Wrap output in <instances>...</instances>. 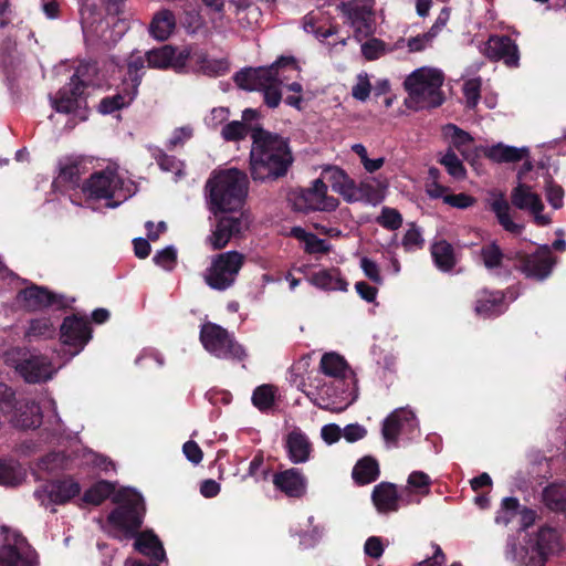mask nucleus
I'll list each match as a JSON object with an SVG mask.
<instances>
[{
	"label": "nucleus",
	"mask_w": 566,
	"mask_h": 566,
	"mask_svg": "<svg viewBox=\"0 0 566 566\" xmlns=\"http://www.w3.org/2000/svg\"><path fill=\"white\" fill-rule=\"evenodd\" d=\"M251 138V178L259 182H273L286 177L294 164L290 139L260 125L254 126Z\"/></svg>",
	"instance_id": "f257e3e1"
},
{
	"label": "nucleus",
	"mask_w": 566,
	"mask_h": 566,
	"mask_svg": "<svg viewBox=\"0 0 566 566\" xmlns=\"http://www.w3.org/2000/svg\"><path fill=\"white\" fill-rule=\"evenodd\" d=\"M301 67L292 55H281L268 67L244 69L235 73V84L245 91H262L264 103L275 108L282 101L280 85L297 76Z\"/></svg>",
	"instance_id": "f03ea898"
},
{
	"label": "nucleus",
	"mask_w": 566,
	"mask_h": 566,
	"mask_svg": "<svg viewBox=\"0 0 566 566\" xmlns=\"http://www.w3.org/2000/svg\"><path fill=\"white\" fill-rule=\"evenodd\" d=\"M206 188L209 192L210 210L214 214L234 212L244 205L249 190V179L244 171L230 168L210 177Z\"/></svg>",
	"instance_id": "7ed1b4c3"
},
{
	"label": "nucleus",
	"mask_w": 566,
	"mask_h": 566,
	"mask_svg": "<svg viewBox=\"0 0 566 566\" xmlns=\"http://www.w3.org/2000/svg\"><path fill=\"white\" fill-rule=\"evenodd\" d=\"M116 507L107 515V523L123 532L126 537H134L140 530L146 505L143 495L130 488L119 489L112 497Z\"/></svg>",
	"instance_id": "20e7f679"
},
{
	"label": "nucleus",
	"mask_w": 566,
	"mask_h": 566,
	"mask_svg": "<svg viewBox=\"0 0 566 566\" xmlns=\"http://www.w3.org/2000/svg\"><path fill=\"white\" fill-rule=\"evenodd\" d=\"M443 73L436 69L421 67L413 71L405 81V88L415 108H434L444 102L441 91Z\"/></svg>",
	"instance_id": "39448f33"
},
{
	"label": "nucleus",
	"mask_w": 566,
	"mask_h": 566,
	"mask_svg": "<svg viewBox=\"0 0 566 566\" xmlns=\"http://www.w3.org/2000/svg\"><path fill=\"white\" fill-rule=\"evenodd\" d=\"M244 264V255L238 251H228L214 255L206 270L205 282L216 291L231 287Z\"/></svg>",
	"instance_id": "423d86ee"
},
{
	"label": "nucleus",
	"mask_w": 566,
	"mask_h": 566,
	"mask_svg": "<svg viewBox=\"0 0 566 566\" xmlns=\"http://www.w3.org/2000/svg\"><path fill=\"white\" fill-rule=\"evenodd\" d=\"M200 342L206 350L218 358H234L242 360L247 357L245 349L222 326L208 322L201 326Z\"/></svg>",
	"instance_id": "0eeeda50"
},
{
	"label": "nucleus",
	"mask_w": 566,
	"mask_h": 566,
	"mask_svg": "<svg viewBox=\"0 0 566 566\" xmlns=\"http://www.w3.org/2000/svg\"><path fill=\"white\" fill-rule=\"evenodd\" d=\"M514 269L535 281L547 279L556 264V258L547 244L538 247L533 253L514 251Z\"/></svg>",
	"instance_id": "6e6552de"
},
{
	"label": "nucleus",
	"mask_w": 566,
	"mask_h": 566,
	"mask_svg": "<svg viewBox=\"0 0 566 566\" xmlns=\"http://www.w3.org/2000/svg\"><path fill=\"white\" fill-rule=\"evenodd\" d=\"M38 554L28 539L17 531L7 533L0 546V566H36Z\"/></svg>",
	"instance_id": "1a4fd4ad"
},
{
	"label": "nucleus",
	"mask_w": 566,
	"mask_h": 566,
	"mask_svg": "<svg viewBox=\"0 0 566 566\" xmlns=\"http://www.w3.org/2000/svg\"><path fill=\"white\" fill-rule=\"evenodd\" d=\"M18 298L24 303V307L29 311H41L49 307L64 311L75 301L64 294L55 293L46 286L36 284H31L19 291Z\"/></svg>",
	"instance_id": "9d476101"
},
{
	"label": "nucleus",
	"mask_w": 566,
	"mask_h": 566,
	"mask_svg": "<svg viewBox=\"0 0 566 566\" xmlns=\"http://www.w3.org/2000/svg\"><path fill=\"white\" fill-rule=\"evenodd\" d=\"M374 3L365 2H342L340 10L354 30V38L357 42L374 35L376 31V19Z\"/></svg>",
	"instance_id": "9b49d317"
},
{
	"label": "nucleus",
	"mask_w": 566,
	"mask_h": 566,
	"mask_svg": "<svg viewBox=\"0 0 566 566\" xmlns=\"http://www.w3.org/2000/svg\"><path fill=\"white\" fill-rule=\"evenodd\" d=\"M191 56V49L184 48L178 50L170 44H164L159 48L148 50L144 59L147 66L157 70H172L176 73L186 72L187 63Z\"/></svg>",
	"instance_id": "f8f14e48"
},
{
	"label": "nucleus",
	"mask_w": 566,
	"mask_h": 566,
	"mask_svg": "<svg viewBox=\"0 0 566 566\" xmlns=\"http://www.w3.org/2000/svg\"><path fill=\"white\" fill-rule=\"evenodd\" d=\"M60 337L70 348L71 356L78 355L92 338V327L85 316L75 314L64 317L60 327Z\"/></svg>",
	"instance_id": "ddd939ff"
},
{
	"label": "nucleus",
	"mask_w": 566,
	"mask_h": 566,
	"mask_svg": "<svg viewBox=\"0 0 566 566\" xmlns=\"http://www.w3.org/2000/svg\"><path fill=\"white\" fill-rule=\"evenodd\" d=\"M295 208L302 212L336 210L337 198L327 195V185L322 179H315L311 188L302 189L295 198Z\"/></svg>",
	"instance_id": "4468645a"
},
{
	"label": "nucleus",
	"mask_w": 566,
	"mask_h": 566,
	"mask_svg": "<svg viewBox=\"0 0 566 566\" xmlns=\"http://www.w3.org/2000/svg\"><path fill=\"white\" fill-rule=\"evenodd\" d=\"M53 107L57 113L74 114L81 120H85L88 113L85 90L80 83L69 82L57 91Z\"/></svg>",
	"instance_id": "2eb2a0df"
},
{
	"label": "nucleus",
	"mask_w": 566,
	"mask_h": 566,
	"mask_svg": "<svg viewBox=\"0 0 566 566\" xmlns=\"http://www.w3.org/2000/svg\"><path fill=\"white\" fill-rule=\"evenodd\" d=\"M23 358L19 359L14 368L19 375L29 384L44 382L52 378L55 369L51 359L45 355L23 354Z\"/></svg>",
	"instance_id": "dca6fc26"
},
{
	"label": "nucleus",
	"mask_w": 566,
	"mask_h": 566,
	"mask_svg": "<svg viewBox=\"0 0 566 566\" xmlns=\"http://www.w3.org/2000/svg\"><path fill=\"white\" fill-rule=\"evenodd\" d=\"M484 54L492 61H503L507 67L518 66V46L509 35H491L485 43Z\"/></svg>",
	"instance_id": "f3484780"
},
{
	"label": "nucleus",
	"mask_w": 566,
	"mask_h": 566,
	"mask_svg": "<svg viewBox=\"0 0 566 566\" xmlns=\"http://www.w3.org/2000/svg\"><path fill=\"white\" fill-rule=\"evenodd\" d=\"M122 181L113 171H96L83 184L82 191L92 199H112Z\"/></svg>",
	"instance_id": "a211bd4d"
},
{
	"label": "nucleus",
	"mask_w": 566,
	"mask_h": 566,
	"mask_svg": "<svg viewBox=\"0 0 566 566\" xmlns=\"http://www.w3.org/2000/svg\"><path fill=\"white\" fill-rule=\"evenodd\" d=\"M6 420L18 429H35L42 423L40 406L34 401L18 400L15 398V407Z\"/></svg>",
	"instance_id": "6ab92c4d"
},
{
	"label": "nucleus",
	"mask_w": 566,
	"mask_h": 566,
	"mask_svg": "<svg viewBox=\"0 0 566 566\" xmlns=\"http://www.w3.org/2000/svg\"><path fill=\"white\" fill-rule=\"evenodd\" d=\"M274 486L290 497H302L306 493L307 480L297 468L286 469L273 475Z\"/></svg>",
	"instance_id": "aec40b11"
},
{
	"label": "nucleus",
	"mask_w": 566,
	"mask_h": 566,
	"mask_svg": "<svg viewBox=\"0 0 566 566\" xmlns=\"http://www.w3.org/2000/svg\"><path fill=\"white\" fill-rule=\"evenodd\" d=\"M242 220L239 217L223 216L217 221L212 233L207 238V242L212 250H221L227 247L229 241L241 233Z\"/></svg>",
	"instance_id": "412c9836"
},
{
	"label": "nucleus",
	"mask_w": 566,
	"mask_h": 566,
	"mask_svg": "<svg viewBox=\"0 0 566 566\" xmlns=\"http://www.w3.org/2000/svg\"><path fill=\"white\" fill-rule=\"evenodd\" d=\"M530 551L551 557L562 551L560 536L556 528L544 525L530 541Z\"/></svg>",
	"instance_id": "4be33fe9"
},
{
	"label": "nucleus",
	"mask_w": 566,
	"mask_h": 566,
	"mask_svg": "<svg viewBox=\"0 0 566 566\" xmlns=\"http://www.w3.org/2000/svg\"><path fill=\"white\" fill-rule=\"evenodd\" d=\"M373 503L382 514L399 510V495L395 484L381 482L377 484L371 494Z\"/></svg>",
	"instance_id": "5701e85b"
},
{
	"label": "nucleus",
	"mask_w": 566,
	"mask_h": 566,
	"mask_svg": "<svg viewBox=\"0 0 566 566\" xmlns=\"http://www.w3.org/2000/svg\"><path fill=\"white\" fill-rule=\"evenodd\" d=\"M285 447L289 459L293 463H304L310 459L312 446L306 434L300 429H295L287 434Z\"/></svg>",
	"instance_id": "b1692460"
},
{
	"label": "nucleus",
	"mask_w": 566,
	"mask_h": 566,
	"mask_svg": "<svg viewBox=\"0 0 566 566\" xmlns=\"http://www.w3.org/2000/svg\"><path fill=\"white\" fill-rule=\"evenodd\" d=\"M480 259L488 271H495L504 266V261L515 263L514 251L504 252L496 241H490L480 249Z\"/></svg>",
	"instance_id": "393cba45"
},
{
	"label": "nucleus",
	"mask_w": 566,
	"mask_h": 566,
	"mask_svg": "<svg viewBox=\"0 0 566 566\" xmlns=\"http://www.w3.org/2000/svg\"><path fill=\"white\" fill-rule=\"evenodd\" d=\"M193 63V69L208 76H221L229 71L227 59H209L203 51H192L189 59Z\"/></svg>",
	"instance_id": "a878e982"
},
{
	"label": "nucleus",
	"mask_w": 566,
	"mask_h": 566,
	"mask_svg": "<svg viewBox=\"0 0 566 566\" xmlns=\"http://www.w3.org/2000/svg\"><path fill=\"white\" fill-rule=\"evenodd\" d=\"M176 17L169 9H161L156 12L149 23V34L158 40L166 41L176 29Z\"/></svg>",
	"instance_id": "bb28decb"
},
{
	"label": "nucleus",
	"mask_w": 566,
	"mask_h": 566,
	"mask_svg": "<svg viewBox=\"0 0 566 566\" xmlns=\"http://www.w3.org/2000/svg\"><path fill=\"white\" fill-rule=\"evenodd\" d=\"M134 537H136L135 549L140 554L149 556L155 562H163L166 558L164 546L153 531H138Z\"/></svg>",
	"instance_id": "cd10ccee"
},
{
	"label": "nucleus",
	"mask_w": 566,
	"mask_h": 566,
	"mask_svg": "<svg viewBox=\"0 0 566 566\" xmlns=\"http://www.w3.org/2000/svg\"><path fill=\"white\" fill-rule=\"evenodd\" d=\"M324 178L328 180L333 191L343 196L347 202H355V198L352 196L355 181L340 168L328 167L323 171Z\"/></svg>",
	"instance_id": "c85d7f7f"
},
{
	"label": "nucleus",
	"mask_w": 566,
	"mask_h": 566,
	"mask_svg": "<svg viewBox=\"0 0 566 566\" xmlns=\"http://www.w3.org/2000/svg\"><path fill=\"white\" fill-rule=\"evenodd\" d=\"M81 485L73 478L55 480L51 483L49 499L56 505H63L80 495Z\"/></svg>",
	"instance_id": "c756f323"
},
{
	"label": "nucleus",
	"mask_w": 566,
	"mask_h": 566,
	"mask_svg": "<svg viewBox=\"0 0 566 566\" xmlns=\"http://www.w3.org/2000/svg\"><path fill=\"white\" fill-rule=\"evenodd\" d=\"M503 303V292L483 290L478 294L475 312L485 317L497 316L502 313Z\"/></svg>",
	"instance_id": "7c9ffc66"
},
{
	"label": "nucleus",
	"mask_w": 566,
	"mask_h": 566,
	"mask_svg": "<svg viewBox=\"0 0 566 566\" xmlns=\"http://www.w3.org/2000/svg\"><path fill=\"white\" fill-rule=\"evenodd\" d=\"M512 205L521 210L528 209L531 212H542L544 205L537 193L531 191V187L518 184L511 193Z\"/></svg>",
	"instance_id": "2f4dec72"
},
{
	"label": "nucleus",
	"mask_w": 566,
	"mask_h": 566,
	"mask_svg": "<svg viewBox=\"0 0 566 566\" xmlns=\"http://www.w3.org/2000/svg\"><path fill=\"white\" fill-rule=\"evenodd\" d=\"M127 72L122 86L129 91L132 95H138V88L145 75L146 61L142 55L132 54L127 60Z\"/></svg>",
	"instance_id": "473e14b6"
},
{
	"label": "nucleus",
	"mask_w": 566,
	"mask_h": 566,
	"mask_svg": "<svg viewBox=\"0 0 566 566\" xmlns=\"http://www.w3.org/2000/svg\"><path fill=\"white\" fill-rule=\"evenodd\" d=\"M484 155L495 163H518L528 157L530 150L527 147L517 148L499 143L488 147L484 150Z\"/></svg>",
	"instance_id": "72a5a7b5"
},
{
	"label": "nucleus",
	"mask_w": 566,
	"mask_h": 566,
	"mask_svg": "<svg viewBox=\"0 0 566 566\" xmlns=\"http://www.w3.org/2000/svg\"><path fill=\"white\" fill-rule=\"evenodd\" d=\"M313 285L327 291H347L348 282L342 276L338 268L322 270L311 277Z\"/></svg>",
	"instance_id": "f704fd0d"
},
{
	"label": "nucleus",
	"mask_w": 566,
	"mask_h": 566,
	"mask_svg": "<svg viewBox=\"0 0 566 566\" xmlns=\"http://www.w3.org/2000/svg\"><path fill=\"white\" fill-rule=\"evenodd\" d=\"M412 418V413L405 409H396L382 422L381 434L386 442L398 441L401 428L405 422Z\"/></svg>",
	"instance_id": "c9c22d12"
},
{
	"label": "nucleus",
	"mask_w": 566,
	"mask_h": 566,
	"mask_svg": "<svg viewBox=\"0 0 566 566\" xmlns=\"http://www.w3.org/2000/svg\"><path fill=\"white\" fill-rule=\"evenodd\" d=\"M55 336V327L49 317L33 318L24 333L28 343L52 339Z\"/></svg>",
	"instance_id": "e433bc0d"
},
{
	"label": "nucleus",
	"mask_w": 566,
	"mask_h": 566,
	"mask_svg": "<svg viewBox=\"0 0 566 566\" xmlns=\"http://www.w3.org/2000/svg\"><path fill=\"white\" fill-rule=\"evenodd\" d=\"M277 392L279 388L274 385H260L252 392V405L261 412H269L276 405Z\"/></svg>",
	"instance_id": "4c0bfd02"
},
{
	"label": "nucleus",
	"mask_w": 566,
	"mask_h": 566,
	"mask_svg": "<svg viewBox=\"0 0 566 566\" xmlns=\"http://www.w3.org/2000/svg\"><path fill=\"white\" fill-rule=\"evenodd\" d=\"M352 196L356 201H365L371 205H378L384 200V191L379 182L375 180H365L359 185L354 184Z\"/></svg>",
	"instance_id": "58836bf2"
},
{
	"label": "nucleus",
	"mask_w": 566,
	"mask_h": 566,
	"mask_svg": "<svg viewBox=\"0 0 566 566\" xmlns=\"http://www.w3.org/2000/svg\"><path fill=\"white\" fill-rule=\"evenodd\" d=\"M431 255L436 266L443 272L451 271L455 266L454 249L446 240L432 244Z\"/></svg>",
	"instance_id": "ea45409f"
},
{
	"label": "nucleus",
	"mask_w": 566,
	"mask_h": 566,
	"mask_svg": "<svg viewBox=\"0 0 566 566\" xmlns=\"http://www.w3.org/2000/svg\"><path fill=\"white\" fill-rule=\"evenodd\" d=\"M136 97L137 96L132 95L129 91L122 86L116 94L103 97L98 104L97 111L103 115L113 114L116 111L128 107Z\"/></svg>",
	"instance_id": "a19ab883"
},
{
	"label": "nucleus",
	"mask_w": 566,
	"mask_h": 566,
	"mask_svg": "<svg viewBox=\"0 0 566 566\" xmlns=\"http://www.w3.org/2000/svg\"><path fill=\"white\" fill-rule=\"evenodd\" d=\"M115 484L107 480H99L91 485L81 497L85 504L98 506L115 494Z\"/></svg>",
	"instance_id": "79ce46f5"
},
{
	"label": "nucleus",
	"mask_w": 566,
	"mask_h": 566,
	"mask_svg": "<svg viewBox=\"0 0 566 566\" xmlns=\"http://www.w3.org/2000/svg\"><path fill=\"white\" fill-rule=\"evenodd\" d=\"M353 479L359 485L376 481L379 476V465L373 457H364L353 469Z\"/></svg>",
	"instance_id": "37998d69"
},
{
	"label": "nucleus",
	"mask_w": 566,
	"mask_h": 566,
	"mask_svg": "<svg viewBox=\"0 0 566 566\" xmlns=\"http://www.w3.org/2000/svg\"><path fill=\"white\" fill-rule=\"evenodd\" d=\"M324 375L334 378H344L349 366L345 358L336 353H326L322 356L319 363Z\"/></svg>",
	"instance_id": "c03bdc74"
},
{
	"label": "nucleus",
	"mask_w": 566,
	"mask_h": 566,
	"mask_svg": "<svg viewBox=\"0 0 566 566\" xmlns=\"http://www.w3.org/2000/svg\"><path fill=\"white\" fill-rule=\"evenodd\" d=\"M80 181V165L76 161L59 163V175L53 180V187L75 188Z\"/></svg>",
	"instance_id": "a18cd8bd"
},
{
	"label": "nucleus",
	"mask_w": 566,
	"mask_h": 566,
	"mask_svg": "<svg viewBox=\"0 0 566 566\" xmlns=\"http://www.w3.org/2000/svg\"><path fill=\"white\" fill-rule=\"evenodd\" d=\"M491 210L495 213L499 223L505 231L513 234H521L523 226L515 223L510 216V206L504 198L494 200L491 203Z\"/></svg>",
	"instance_id": "49530a36"
},
{
	"label": "nucleus",
	"mask_w": 566,
	"mask_h": 566,
	"mask_svg": "<svg viewBox=\"0 0 566 566\" xmlns=\"http://www.w3.org/2000/svg\"><path fill=\"white\" fill-rule=\"evenodd\" d=\"M543 497L549 510L566 512V485L551 484L546 486Z\"/></svg>",
	"instance_id": "de8ad7c7"
},
{
	"label": "nucleus",
	"mask_w": 566,
	"mask_h": 566,
	"mask_svg": "<svg viewBox=\"0 0 566 566\" xmlns=\"http://www.w3.org/2000/svg\"><path fill=\"white\" fill-rule=\"evenodd\" d=\"M446 130L452 132L450 134L452 146L461 153L467 161H470L471 153L469 150V146L473 143V137L454 124H448L446 126Z\"/></svg>",
	"instance_id": "09e8293b"
},
{
	"label": "nucleus",
	"mask_w": 566,
	"mask_h": 566,
	"mask_svg": "<svg viewBox=\"0 0 566 566\" xmlns=\"http://www.w3.org/2000/svg\"><path fill=\"white\" fill-rule=\"evenodd\" d=\"M23 475L19 464L14 461L0 459V484L14 486L21 483Z\"/></svg>",
	"instance_id": "8fccbe9b"
},
{
	"label": "nucleus",
	"mask_w": 566,
	"mask_h": 566,
	"mask_svg": "<svg viewBox=\"0 0 566 566\" xmlns=\"http://www.w3.org/2000/svg\"><path fill=\"white\" fill-rule=\"evenodd\" d=\"M254 127L240 120H232L221 129V136L226 142L243 140Z\"/></svg>",
	"instance_id": "3c124183"
},
{
	"label": "nucleus",
	"mask_w": 566,
	"mask_h": 566,
	"mask_svg": "<svg viewBox=\"0 0 566 566\" xmlns=\"http://www.w3.org/2000/svg\"><path fill=\"white\" fill-rule=\"evenodd\" d=\"M443 165L449 175L457 179H463L467 175V170L452 148H449L447 153L439 160Z\"/></svg>",
	"instance_id": "603ef678"
},
{
	"label": "nucleus",
	"mask_w": 566,
	"mask_h": 566,
	"mask_svg": "<svg viewBox=\"0 0 566 566\" xmlns=\"http://www.w3.org/2000/svg\"><path fill=\"white\" fill-rule=\"evenodd\" d=\"M376 222L387 230L395 231L402 226V216L395 208L384 207Z\"/></svg>",
	"instance_id": "864d4df0"
},
{
	"label": "nucleus",
	"mask_w": 566,
	"mask_h": 566,
	"mask_svg": "<svg viewBox=\"0 0 566 566\" xmlns=\"http://www.w3.org/2000/svg\"><path fill=\"white\" fill-rule=\"evenodd\" d=\"M96 72V63L81 62L71 76L70 82H75V84L80 83L83 90H86Z\"/></svg>",
	"instance_id": "5fc2aeb1"
},
{
	"label": "nucleus",
	"mask_w": 566,
	"mask_h": 566,
	"mask_svg": "<svg viewBox=\"0 0 566 566\" xmlns=\"http://www.w3.org/2000/svg\"><path fill=\"white\" fill-rule=\"evenodd\" d=\"M270 474V469L264 468V453L262 450H259L253 459L251 460L248 469V473L244 476H251L254 478L256 482L259 481H266Z\"/></svg>",
	"instance_id": "6e6d98bb"
},
{
	"label": "nucleus",
	"mask_w": 566,
	"mask_h": 566,
	"mask_svg": "<svg viewBox=\"0 0 566 566\" xmlns=\"http://www.w3.org/2000/svg\"><path fill=\"white\" fill-rule=\"evenodd\" d=\"M182 25L188 33H196L205 25V19L196 7H187L184 10Z\"/></svg>",
	"instance_id": "4d7b16f0"
},
{
	"label": "nucleus",
	"mask_w": 566,
	"mask_h": 566,
	"mask_svg": "<svg viewBox=\"0 0 566 566\" xmlns=\"http://www.w3.org/2000/svg\"><path fill=\"white\" fill-rule=\"evenodd\" d=\"M386 52V43L377 38H370L361 44V54L367 61L379 59Z\"/></svg>",
	"instance_id": "13d9d810"
},
{
	"label": "nucleus",
	"mask_w": 566,
	"mask_h": 566,
	"mask_svg": "<svg viewBox=\"0 0 566 566\" xmlns=\"http://www.w3.org/2000/svg\"><path fill=\"white\" fill-rule=\"evenodd\" d=\"M408 485L420 495L430 494L431 479L422 471H413L408 476Z\"/></svg>",
	"instance_id": "bf43d9fd"
},
{
	"label": "nucleus",
	"mask_w": 566,
	"mask_h": 566,
	"mask_svg": "<svg viewBox=\"0 0 566 566\" xmlns=\"http://www.w3.org/2000/svg\"><path fill=\"white\" fill-rule=\"evenodd\" d=\"M463 95L468 108L476 107L481 97V82L480 80H469L463 85Z\"/></svg>",
	"instance_id": "052dcab7"
},
{
	"label": "nucleus",
	"mask_w": 566,
	"mask_h": 566,
	"mask_svg": "<svg viewBox=\"0 0 566 566\" xmlns=\"http://www.w3.org/2000/svg\"><path fill=\"white\" fill-rule=\"evenodd\" d=\"M149 149L151 151L153 158L156 160L161 170L172 172L178 168V161L175 156L166 154L158 147H150Z\"/></svg>",
	"instance_id": "680f3d73"
},
{
	"label": "nucleus",
	"mask_w": 566,
	"mask_h": 566,
	"mask_svg": "<svg viewBox=\"0 0 566 566\" xmlns=\"http://www.w3.org/2000/svg\"><path fill=\"white\" fill-rule=\"evenodd\" d=\"M154 262L167 270H171L177 262V251L174 247H167L154 255Z\"/></svg>",
	"instance_id": "e2e57ef3"
},
{
	"label": "nucleus",
	"mask_w": 566,
	"mask_h": 566,
	"mask_svg": "<svg viewBox=\"0 0 566 566\" xmlns=\"http://www.w3.org/2000/svg\"><path fill=\"white\" fill-rule=\"evenodd\" d=\"M546 198L554 209L563 207L564 189L549 178L546 182Z\"/></svg>",
	"instance_id": "0e129e2a"
},
{
	"label": "nucleus",
	"mask_w": 566,
	"mask_h": 566,
	"mask_svg": "<svg viewBox=\"0 0 566 566\" xmlns=\"http://www.w3.org/2000/svg\"><path fill=\"white\" fill-rule=\"evenodd\" d=\"M443 202L454 208L467 209L475 203V198L468 193L461 192L444 196Z\"/></svg>",
	"instance_id": "69168bd1"
},
{
	"label": "nucleus",
	"mask_w": 566,
	"mask_h": 566,
	"mask_svg": "<svg viewBox=\"0 0 566 566\" xmlns=\"http://www.w3.org/2000/svg\"><path fill=\"white\" fill-rule=\"evenodd\" d=\"M360 268H361L364 274L370 281H373L376 284L382 283V276L380 275L379 266L375 261L364 256L360 260Z\"/></svg>",
	"instance_id": "338daca9"
},
{
	"label": "nucleus",
	"mask_w": 566,
	"mask_h": 566,
	"mask_svg": "<svg viewBox=\"0 0 566 566\" xmlns=\"http://www.w3.org/2000/svg\"><path fill=\"white\" fill-rule=\"evenodd\" d=\"M385 551L382 539L378 536H370L366 539L364 545V553L374 558L378 559L382 556Z\"/></svg>",
	"instance_id": "774afa93"
}]
</instances>
